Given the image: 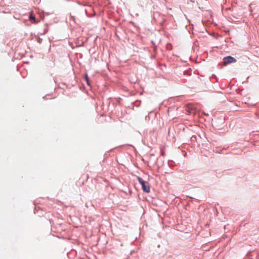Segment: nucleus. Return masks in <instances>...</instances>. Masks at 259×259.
Returning a JSON list of instances; mask_svg holds the SVG:
<instances>
[{
  "instance_id": "nucleus-4",
  "label": "nucleus",
  "mask_w": 259,
  "mask_h": 259,
  "mask_svg": "<svg viewBox=\"0 0 259 259\" xmlns=\"http://www.w3.org/2000/svg\"><path fill=\"white\" fill-rule=\"evenodd\" d=\"M85 80L87 81V83L88 85H90V82H89V77L88 76V75H85Z\"/></svg>"
},
{
  "instance_id": "nucleus-2",
  "label": "nucleus",
  "mask_w": 259,
  "mask_h": 259,
  "mask_svg": "<svg viewBox=\"0 0 259 259\" xmlns=\"http://www.w3.org/2000/svg\"><path fill=\"white\" fill-rule=\"evenodd\" d=\"M223 60H224V63L225 65H226L227 64H229V63H234V62H236V60L234 58H233L231 56H228V57H225Z\"/></svg>"
},
{
  "instance_id": "nucleus-1",
  "label": "nucleus",
  "mask_w": 259,
  "mask_h": 259,
  "mask_svg": "<svg viewBox=\"0 0 259 259\" xmlns=\"http://www.w3.org/2000/svg\"><path fill=\"white\" fill-rule=\"evenodd\" d=\"M137 179L139 183L141 185L143 190L146 193H149L150 192V186L149 183L144 181L140 177H138Z\"/></svg>"
},
{
  "instance_id": "nucleus-3",
  "label": "nucleus",
  "mask_w": 259,
  "mask_h": 259,
  "mask_svg": "<svg viewBox=\"0 0 259 259\" xmlns=\"http://www.w3.org/2000/svg\"><path fill=\"white\" fill-rule=\"evenodd\" d=\"M29 19L30 20H33L34 23H37V22L35 20V18L34 16H33L32 13H31L30 16H29Z\"/></svg>"
}]
</instances>
